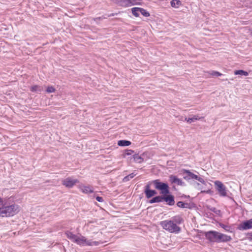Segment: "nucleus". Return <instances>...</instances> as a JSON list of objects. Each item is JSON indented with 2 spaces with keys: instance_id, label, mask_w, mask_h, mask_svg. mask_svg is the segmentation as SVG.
Here are the masks:
<instances>
[{
  "instance_id": "obj_1",
  "label": "nucleus",
  "mask_w": 252,
  "mask_h": 252,
  "mask_svg": "<svg viewBox=\"0 0 252 252\" xmlns=\"http://www.w3.org/2000/svg\"><path fill=\"white\" fill-rule=\"evenodd\" d=\"M20 207L15 204H10L6 199L0 197V217H10L18 214Z\"/></svg>"
},
{
  "instance_id": "obj_2",
  "label": "nucleus",
  "mask_w": 252,
  "mask_h": 252,
  "mask_svg": "<svg viewBox=\"0 0 252 252\" xmlns=\"http://www.w3.org/2000/svg\"><path fill=\"white\" fill-rule=\"evenodd\" d=\"M66 235L68 239L79 245L97 246L99 244L97 241L88 240L84 236L75 235L69 231H67Z\"/></svg>"
},
{
  "instance_id": "obj_3",
  "label": "nucleus",
  "mask_w": 252,
  "mask_h": 252,
  "mask_svg": "<svg viewBox=\"0 0 252 252\" xmlns=\"http://www.w3.org/2000/svg\"><path fill=\"white\" fill-rule=\"evenodd\" d=\"M162 228L170 233H177L181 230V228L171 220H165L160 223Z\"/></svg>"
},
{
  "instance_id": "obj_4",
  "label": "nucleus",
  "mask_w": 252,
  "mask_h": 252,
  "mask_svg": "<svg viewBox=\"0 0 252 252\" xmlns=\"http://www.w3.org/2000/svg\"><path fill=\"white\" fill-rule=\"evenodd\" d=\"M214 183L215 189L220 196L226 197L228 196L229 190L221 181L216 180L214 182Z\"/></svg>"
},
{
  "instance_id": "obj_5",
  "label": "nucleus",
  "mask_w": 252,
  "mask_h": 252,
  "mask_svg": "<svg viewBox=\"0 0 252 252\" xmlns=\"http://www.w3.org/2000/svg\"><path fill=\"white\" fill-rule=\"evenodd\" d=\"M184 178L186 180H196L200 183H204V180L200 177L191 173L189 170H184L183 172Z\"/></svg>"
},
{
  "instance_id": "obj_6",
  "label": "nucleus",
  "mask_w": 252,
  "mask_h": 252,
  "mask_svg": "<svg viewBox=\"0 0 252 252\" xmlns=\"http://www.w3.org/2000/svg\"><path fill=\"white\" fill-rule=\"evenodd\" d=\"M155 187L160 190L162 194H167L169 193L168 186L167 184L160 182L158 180L153 181Z\"/></svg>"
},
{
  "instance_id": "obj_7",
  "label": "nucleus",
  "mask_w": 252,
  "mask_h": 252,
  "mask_svg": "<svg viewBox=\"0 0 252 252\" xmlns=\"http://www.w3.org/2000/svg\"><path fill=\"white\" fill-rule=\"evenodd\" d=\"M78 182V180L77 179H73L70 177L67 178L63 180L62 181L63 185L69 188H72L74 185H75Z\"/></svg>"
},
{
  "instance_id": "obj_8",
  "label": "nucleus",
  "mask_w": 252,
  "mask_h": 252,
  "mask_svg": "<svg viewBox=\"0 0 252 252\" xmlns=\"http://www.w3.org/2000/svg\"><path fill=\"white\" fill-rule=\"evenodd\" d=\"M206 238L212 242H218L219 232L216 231H210L206 233Z\"/></svg>"
},
{
  "instance_id": "obj_9",
  "label": "nucleus",
  "mask_w": 252,
  "mask_h": 252,
  "mask_svg": "<svg viewBox=\"0 0 252 252\" xmlns=\"http://www.w3.org/2000/svg\"><path fill=\"white\" fill-rule=\"evenodd\" d=\"M252 228V219L241 223L238 226L240 230H247Z\"/></svg>"
},
{
  "instance_id": "obj_10",
  "label": "nucleus",
  "mask_w": 252,
  "mask_h": 252,
  "mask_svg": "<svg viewBox=\"0 0 252 252\" xmlns=\"http://www.w3.org/2000/svg\"><path fill=\"white\" fill-rule=\"evenodd\" d=\"M197 188H198V189L201 190V192H205L207 193H209L211 192V190L209 189L207 190H205V189L209 188V187H208V186H211V185L210 183L205 181L204 180V183L199 182L197 183Z\"/></svg>"
},
{
  "instance_id": "obj_11",
  "label": "nucleus",
  "mask_w": 252,
  "mask_h": 252,
  "mask_svg": "<svg viewBox=\"0 0 252 252\" xmlns=\"http://www.w3.org/2000/svg\"><path fill=\"white\" fill-rule=\"evenodd\" d=\"M78 188L84 193H90L93 192V188L90 186H85L83 184L78 185Z\"/></svg>"
},
{
  "instance_id": "obj_12",
  "label": "nucleus",
  "mask_w": 252,
  "mask_h": 252,
  "mask_svg": "<svg viewBox=\"0 0 252 252\" xmlns=\"http://www.w3.org/2000/svg\"><path fill=\"white\" fill-rule=\"evenodd\" d=\"M231 240L230 236L219 232L218 242H228Z\"/></svg>"
},
{
  "instance_id": "obj_13",
  "label": "nucleus",
  "mask_w": 252,
  "mask_h": 252,
  "mask_svg": "<svg viewBox=\"0 0 252 252\" xmlns=\"http://www.w3.org/2000/svg\"><path fill=\"white\" fill-rule=\"evenodd\" d=\"M170 181L172 184H175L177 185L183 186L184 185V182H182L181 179L177 178L176 176L174 175H171L169 177Z\"/></svg>"
},
{
  "instance_id": "obj_14",
  "label": "nucleus",
  "mask_w": 252,
  "mask_h": 252,
  "mask_svg": "<svg viewBox=\"0 0 252 252\" xmlns=\"http://www.w3.org/2000/svg\"><path fill=\"white\" fill-rule=\"evenodd\" d=\"M146 196L147 198H150L157 194V192L154 190H151L149 187L147 186L145 190Z\"/></svg>"
},
{
  "instance_id": "obj_15",
  "label": "nucleus",
  "mask_w": 252,
  "mask_h": 252,
  "mask_svg": "<svg viewBox=\"0 0 252 252\" xmlns=\"http://www.w3.org/2000/svg\"><path fill=\"white\" fill-rule=\"evenodd\" d=\"M142 0H129L126 3H123V5H130V6L134 5H141V2Z\"/></svg>"
},
{
  "instance_id": "obj_16",
  "label": "nucleus",
  "mask_w": 252,
  "mask_h": 252,
  "mask_svg": "<svg viewBox=\"0 0 252 252\" xmlns=\"http://www.w3.org/2000/svg\"><path fill=\"white\" fill-rule=\"evenodd\" d=\"M163 200L165 201L169 205H173L174 204V199L172 195H168L164 197H162Z\"/></svg>"
},
{
  "instance_id": "obj_17",
  "label": "nucleus",
  "mask_w": 252,
  "mask_h": 252,
  "mask_svg": "<svg viewBox=\"0 0 252 252\" xmlns=\"http://www.w3.org/2000/svg\"><path fill=\"white\" fill-rule=\"evenodd\" d=\"M172 7L178 8L182 4L181 0H172L170 2Z\"/></svg>"
},
{
  "instance_id": "obj_18",
  "label": "nucleus",
  "mask_w": 252,
  "mask_h": 252,
  "mask_svg": "<svg viewBox=\"0 0 252 252\" xmlns=\"http://www.w3.org/2000/svg\"><path fill=\"white\" fill-rule=\"evenodd\" d=\"M131 144V142L126 140H119L118 142V145L119 146L125 147L128 146Z\"/></svg>"
},
{
  "instance_id": "obj_19",
  "label": "nucleus",
  "mask_w": 252,
  "mask_h": 252,
  "mask_svg": "<svg viewBox=\"0 0 252 252\" xmlns=\"http://www.w3.org/2000/svg\"><path fill=\"white\" fill-rule=\"evenodd\" d=\"M111 1L114 2V3H116L118 4V5L124 6V7H129L130 5H123V3H126L125 2H126L127 1H129V0H111Z\"/></svg>"
},
{
  "instance_id": "obj_20",
  "label": "nucleus",
  "mask_w": 252,
  "mask_h": 252,
  "mask_svg": "<svg viewBox=\"0 0 252 252\" xmlns=\"http://www.w3.org/2000/svg\"><path fill=\"white\" fill-rule=\"evenodd\" d=\"M140 7H133L131 8V12L132 14L136 17H138L140 15Z\"/></svg>"
},
{
  "instance_id": "obj_21",
  "label": "nucleus",
  "mask_w": 252,
  "mask_h": 252,
  "mask_svg": "<svg viewBox=\"0 0 252 252\" xmlns=\"http://www.w3.org/2000/svg\"><path fill=\"white\" fill-rule=\"evenodd\" d=\"M163 200V198L161 196H156L153 198L149 201L150 203H154L156 202H160Z\"/></svg>"
},
{
  "instance_id": "obj_22",
  "label": "nucleus",
  "mask_w": 252,
  "mask_h": 252,
  "mask_svg": "<svg viewBox=\"0 0 252 252\" xmlns=\"http://www.w3.org/2000/svg\"><path fill=\"white\" fill-rule=\"evenodd\" d=\"M171 220L178 225V224H180L182 222L183 219L181 217L177 216L173 217Z\"/></svg>"
},
{
  "instance_id": "obj_23",
  "label": "nucleus",
  "mask_w": 252,
  "mask_h": 252,
  "mask_svg": "<svg viewBox=\"0 0 252 252\" xmlns=\"http://www.w3.org/2000/svg\"><path fill=\"white\" fill-rule=\"evenodd\" d=\"M234 73L236 75H241V76H248L249 75V73L248 72H247L246 71H244L243 70H235L234 72Z\"/></svg>"
},
{
  "instance_id": "obj_24",
  "label": "nucleus",
  "mask_w": 252,
  "mask_h": 252,
  "mask_svg": "<svg viewBox=\"0 0 252 252\" xmlns=\"http://www.w3.org/2000/svg\"><path fill=\"white\" fill-rule=\"evenodd\" d=\"M200 119L201 118L199 116L195 115L193 116L192 118H186L185 120L187 122L191 123L197 120H200Z\"/></svg>"
},
{
  "instance_id": "obj_25",
  "label": "nucleus",
  "mask_w": 252,
  "mask_h": 252,
  "mask_svg": "<svg viewBox=\"0 0 252 252\" xmlns=\"http://www.w3.org/2000/svg\"><path fill=\"white\" fill-rule=\"evenodd\" d=\"M133 158L134 160V161L137 162V163H141L143 161V158L140 156L139 155L137 154H135L133 155Z\"/></svg>"
},
{
  "instance_id": "obj_26",
  "label": "nucleus",
  "mask_w": 252,
  "mask_h": 252,
  "mask_svg": "<svg viewBox=\"0 0 252 252\" xmlns=\"http://www.w3.org/2000/svg\"><path fill=\"white\" fill-rule=\"evenodd\" d=\"M140 13L143 16H144L145 17H149L150 15L149 12L148 11H147L146 9H145L143 8L140 7Z\"/></svg>"
},
{
  "instance_id": "obj_27",
  "label": "nucleus",
  "mask_w": 252,
  "mask_h": 252,
  "mask_svg": "<svg viewBox=\"0 0 252 252\" xmlns=\"http://www.w3.org/2000/svg\"><path fill=\"white\" fill-rule=\"evenodd\" d=\"M31 90L32 92H39L42 90V89L41 87L36 85V86L32 87Z\"/></svg>"
},
{
  "instance_id": "obj_28",
  "label": "nucleus",
  "mask_w": 252,
  "mask_h": 252,
  "mask_svg": "<svg viewBox=\"0 0 252 252\" xmlns=\"http://www.w3.org/2000/svg\"><path fill=\"white\" fill-rule=\"evenodd\" d=\"M178 207L180 208H187L188 204L187 203H185L182 201H179L177 203Z\"/></svg>"
},
{
  "instance_id": "obj_29",
  "label": "nucleus",
  "mask_w": 252,
  "mask_h": 252,
  "mask_svg": "<svg viewBox=\"0 0 252 252\" xmlns=\"http://www.w3.org/2000/svg\"><path fill=\"white\" fill-rule=\"evenodd\" d=\"M210 74L212 76H220L222 75L221 73L217 71H212Z\"/></svg>"
},
{
  "instance_id": "obj_30",
  "label": "nucleus",
  "mask_w": 252,
  "mask_h": 252,
  "mask_svg": "<svg viewBox=\"0 0 252 252\" xmlns=\"http://www.w3.org/2000/svg\"><path fill=\"white\" fill-rule=\"evenodd\" d=\"M135 176V175L132 173L131 174H130L128 176H126L124 178V181L125 182H126L127 181H128L130 179H132V178L134 177V176Z\"/></svg>"
},
{
  "instance_id": "obj_31",
  "label": "nucleus",
  "mask_w": 252,
  "mask_h": 252,
  "mask_svg": "<svg viewBox=\"0 0 252 252\" xmlns=\"http://www.w3.org/2000/svg\"><path fill=\"white\" fill-rule=\"evenodd\" d=\"M46 91L48 93H53L55 91V89L52 86H49L47 87Z\"/></svg>"
},
{
  "instance_id": "obj_32",
  "label": "nucleus",
  "mask_w": 252,
  "mask_h": 252,
  "mask_svg": "<svg viewBox=\"0 0 252 252\" xmlns=\"http://www.w3.org/2000/svg\"><path fill=\"white\" fill-rule=\"evenodd\" d=\"M132 153H133V150H127L125 152V156H129V155H131Z\"/></svg>"
},
{
  "instance_id": "obj_33",
  "label": "nucleus",
  "mask_w": 252,
  "mask_h": 252,
  "mask_svg": "<svg viewBox=\"0 0 252 252\" xmlns=\"http://www.w3.org/2000/svg\"><path fill=\"white\" fill-rule=\"evenodd\" d=\"M96 199L97 200V201L100 202H102L103 201V198L101 197H99V196H97L96 197Z\"/></svg>"
},
{
  "instance_id": "obj_34",
  "label": "nucleus",
  "mask_w": 252,
  "mask_h": 252,
  "mask_svg": "<svg viewBox=\"0 0 252 252\" xmlns=\"http://www.w3.org/2000/svg\"><path fill=\"white\" fill-rule=\"evenodd\" d=\"M213 211L218 215H220V211L219 210H217L215 208L213 209Z\"/></svg>"
},
{
  "instance_id": "obj_35",
  "label": "nucleus",
  "mask_w": 252,
  "mask_h": 252,
  "mask_svg": "<svg viewBox=\"0 0 252 252\" xmlns=\"http://www.w3.org/2000/svg\"><path fill=\"white\" fill-rule=\"evenodd\" d=\"M88 226H90V227H91L92 226H94V225L93 224L90 223V224H88Z\"/></svg>"
},
{
  "instance_id": "obj_36",
  "label": "nucleus",
  "mask_w": 252,
  "mask_h": 252,
  "mask_svg": "<svg viewBox=\"0 0 252 252\" xmlns=\"http://www.w3.org/2000/svg\"><path fill=\"white\" fill-rule=\"evenodd\" d=\"M251 7H252V6H251Z\"/></svg>"
},
{
  "instance_id": "obj_37",
  "label": "nucleus",
  "mask_w": 252,
  "mask_h": 252,
  "mask_svg": "<svg viewBox=\"0 0 252 252\" xmlns=\"http://www.w3.org/2000/svg\"><path fill=\"white\" fill-rule=\"evenodd\" d=\"M251 34H252V33H251Z\"/></svg>"
}]
</instances>
